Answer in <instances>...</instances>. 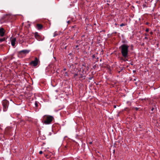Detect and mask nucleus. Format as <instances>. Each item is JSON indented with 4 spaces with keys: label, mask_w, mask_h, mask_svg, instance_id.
I'll return each instance as SVG.
<instances>
[{
    "label": "nucleus",
    "mask_w": 160,
    "mask_h": 160,
    "mask_svg": "<svg viewBox=\"0 0 160 160\" xmlns=\"http://www.w3.org/2000/svg\"><path fill=\"white\" fill-rule=\"evenodd\" d=\"M129 47L128 45L126 44L122 45L120 47L121 49L122 55L124 58L128 57Z\"/></svg>",
    "instance_id": "1"
},
{
    "label": "nucleus",
    "mask_w": 160,
    "mask_h": 160,
    "mask_svg": "<svg viewBox=\"0 0 160 160\" xmlns=\"http://www.w3.org/2000/svg\"><path fill=\"white\" fill-rule=\"evenodd\" d=\"M53 118L50 116H44V123L46 124H50L52 121Z\"/></svg>",
    "instance_id": "2"
},
{
    "label": "nucleus",
    "mask_w": 160,
    "mask_h": 160,
    "mask_svg": "<svg viewBox=\"0 0 160 160\" xmlns=\"http://www.w3.org/2000/svg\"><path fill=\"white\" fill-rule=\"evenodd\" d=\"M2 103L3 105V111H6L7 110L9 104L8 101L6 100H4L2 101Z\"/></svg>",
    "instance_id": "3"
},
{
    "label": "nucleus",
    "mask_w": 160,
    "mask_h": 160,
    "mask_svg": "<svg viewBox=\"0 0 160 160\" xmlns=\"http://www.w3.org/2000/svg\"><path fill=\"white\" fill-rule=\"evenodd\" d=\"M38 58H35L34 60L31 62L30 63L29 65L34 67H35L38 65Z\"/></svg>",
    "instance_id": "4"
},
{
    "label": "nucleus",
    "mask_w": 160,
    "mask_h": 160,
    "mask_svg": "<svg viewBox=\"0 0 160 160\" xmlns=\"http://www.w3.org/2000/svg\"><path fill=\"white\" fill-rule=\"evenodd\" d=\"M34 36L35 38L38 41H42L43 40V38L37 32H36L35 33Z\"/></svg>",
    "instance_id": "5"
},
{
    "label": "nucleus",
    "mask_w": 160,
    "mask_h": 160,
    "mask_svg": "<svg viewBox=\"0 0 160 160\" xmlns=\"http://www.w3.org/2000/svg\"><path fill=\"white\" fill-rule=\"evenodd\" d=\"M30 51L28 50H21L18 52V53L20 54H21L22 53L24 54H27Z\"/></svg>",
    "instance_id": "6"
},
{
    "label": "nucleus",
    "mask_w": 160,
    "mask_h": 160,
    "mask_svg": "<svg viewBox=\"0 0 160 160\" xmlns=\"http://www.w3.org/2000/svg\"><path fill=\"white\" fill-rule=\"evenodd\" d=\"M12 16L10 14H7L5 15L4 16V18L8 20H9L12 19Z\"/></svg>",
    "instance_id": "7"
},
{
    "label": "nucleus",
    "mask_w": 160,
    "mask_h": 160,
    "mask_svg": "<svg viewBox=\"0 0 160 160\" xmlns=\"http://www.w3.org/2000/svg\"><path fill=\"white\" fill-rule=\"evenodd\" d=\"M5 33L4 30L3 28H0V35L1 37H3L4 36Z\"/></svg>",
    "instance_id": "8"
},
{
    "label": "nucleus",
    "mask_w": 160,
    "mask_h": 160,
    "mask_svg": "<svg viewBox=\"0 0 160 160\" xmlns=\"http://www.w3.org/2000/svg\"><path fill=\"white\" fill-rule=\"evenodd\" d=\"M16 41V38H13L11 39V43L12 46H14L15 45V42Z\"/></svg>",
    "instance_id": "9"
},
{
    "label": "nucleus",
    "mask_w": 160,
    "mask_h": 160,
    "mask_svg": "<svg viewBox=\"0 0 160 160\" xmlns=\"http://www.w3.org/2000/svg\"><path fill=\"white\" fill-rule=\"evenodd\" d=\"M42 25L40 24H37V27L39 30L41 29L42 28Z\"/></svg>",
    "instance_id": "10"
},
{
    "label": "nucleus",
    "mask_w": 160,
    "mask_h": 160,
    "mask_svg": "<svg viewBox=\"0 0 160 160\" xmlns=\"http://www.w3.org/2000/svg\"><path fill=\"white\" fill-rule=\"evenodd\" d=\"M62 72L63 73L62 75H63L64 76H67L68 75V73L67 72H65V73H64L63 71H62Z\"/></svg>",
    "instance_id": "11"
},
{
    "label": "nucleus",
    "mask_w": 160,
    "mask_h": 160,
    "mask_svg": "<svg viewBox=\"0 0 160 160\" xmlns=\"http://www.w3.org/2000/svg\"><path fill=\"white\" fill-rule=\"evenodd\" d=\"M6 39L5 38H0V42H2L3 41H5Z\"/></svg>",
    "instance_id": "12"
},
{
    "label": "nucleus",
    "mask_w": 160,
    "mask_h": 160,
    "mask_svg": "<svg viewBox=\"0 0 160 160\" xmlns=\"http://www.w3.org/2000/svg\"><path fill=\"white\" fill-rule=\"evenodd\" d=\"M58 33L57 32H54L53 35V37H55L56 36L58 35Z\"/></svg>",
    "instance_id": "13"
},
{
    "label": "nucleus",
    "mask_w": 160,
    "mask_h": 160,
    "mask_svg": "<svg viewBox=\"0 0 160 160\" xmlns=\"http://www.w3.org/2000/svg\"><path fill=\"white\" fill-rule=\"evenodd\" d=\"M125 25V24H124V23H122L120 25V27H122L123 26H124Z\"/></svg>",
    "instance_id": "14"
},
{
    "label": "nucleus",
    "mask_w": 160,
    "mask_h": 160,
    "mask_svg": "<svg viewBox=\"0 0 160 160\" xmlns=\"http://www.w3.org/2000/svg\"><path fill=\"white\" fill-rule=\"evenodd\" d=\"M35 106L36 107H38V103H37V102H35Z\"/></svg>",
    "instance_id": "15"
},
{
    "label": "nucleus",
    "mask_w": 160,
    "mask_h": 160,
    "mask_svg": "<svg viewBox=\"0 0 160 160\" xmlns=\"http://www.w3.org/2000/svg\"><path fill=\"white\" fill-rule=\"evenodd\" d=\"M149 29L148 28H147L146 29V32H148L149 31Z\"/></svg>",
    "instance_id": "16"
},
{
    "label": "nucleus",
    "mask_w": 160,
    "mask_h": 160,
    "mask_svg": "<svg viewBox=\"0 0 160 160\" xmlns=\"http://www.w3.org/2000/svg\"><path fill=\"white\" fill-rule=\"evenodd\" d=\"M39 153L40 154H42V151H40L39 152Z\"/></svg>",
    "instance_id": "17"
},
{
    "label": "nucleus",
    "mask_w": 160,
    "mask_h": 160,
    "mask_svg": "<svg viewBox=\"0 0 160 160\" xmlns=\"http://www.w3.org/2000/svg\"><path fill=\"white\" fill-rule=\"evenodd\" d=\"M150 33L151 34H153V32H151Z\"/></svg>",
    "instance_id": "18"
},
{
    "label": "nucleus",
    "mask_w": 160,
    "mask_h": 160,
    "mask_svg": "<svg viewBox=\"0 0 160 160\" xmlns=\"http://www.w3.org/2000/svg\"><path fill=\"white\" fill-rule=\"evenodd\" d=\"M153 109H154L153 108H152V109H151V110H152V111H153Z\"/></svg>",
    "instance_id": "19"
},
{
    "label": "nucleus",
    "mask_w": 160,
    "mask_h": 160,
    "mask_svg": "<svg viewBox=\"0 0 160 160\" xmlns=\"http://www.w3.org/2000/svg\"><path fill=\"white\" fill-rule=\"evenodd\" d=\"M114 108H116V105H114Z\"/></svg>",
    "instance_id": "20"
},
{
    "label": "nucleus",
    "mask_w": 160,
    "mask_h": 160,
    "mask_svg": "<svg viewBox=\"0 0 160 160\" xmlns=\"http://www.w3.org/2000/svg\"><path fill=\"white\" fill-rule=\"evenodd\" d=\"M66 68H64L63 69V71H65L66 70Z\"/></svg>",
    "instance_id": "21"
},
{
    "label": "nucleus",
    "mask_w": 160,
    "mask_h": 160,
    "mask_svg": "<svg viewBox=\"0 0 160 160\" xmlns=\"http://www.w3.org/2000/svg\"><path fill=\"white\" fill-rule=\"evenodd\" d=\"M77 74H75V75H74V76L75 77V76H77Z\"/></svg>",
    "instance_id": "22"
},
{
    "label": "nucleus",
    "mask_w": 160,
    "mask_h": 160,
    "mask_svg": "<svg viewBox=\"0 0 160 160\" xmlns=\"http://www.w3.org/2000/svg\"><path fill=\"white\" fill-rule=\"evenodd\" d=\"M89 143L90 144H91L92 143V142H89Z\"/></svg>",
    "instance_id": "23"
},
{
    "label": "nucleus",
    "mask_w": 160,
    "mask_h": 160,
    "mask_svg": "<svg viewBox=\"0 0 160 160\" xmlns=\"http://www.w3.org/2000/svg\"><path fill=\"white\" fill-rule=\"evenodd\" d=\"M69 22H70V21H68V23H69Z\"/></svg>",
    "instance_id": "24"
},
{
    "label": "nucleus",
    "mask_w": 160,
    "mask_h": 160,
    "mask_svg": "<svg viewBox=\"0 0 160 160\" xmlns=\"http://www.w3.org/2000/svg\"><path fill=\"white\" fill-rule=\"evenodd\" d=\"M47 155H46L45 157H47Z\"/></svg>",
    "instance_id": "25"
}]
</instances>
